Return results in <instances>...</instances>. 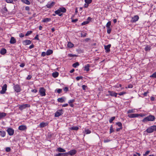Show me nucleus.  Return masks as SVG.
I'll return each instance as SVG.
<instances>
[{
    "instance_id": "nucleus-1",
    "label": "nucleus",
    "mask_w": 156,
    "mask_h": 156,
    "mask_svg": "<svg viewBox=\"0 0 156 156\" xmlns=\"http://www.w3.org/2000/svg\"><path fill=\"white\" fill-rule=\"evenodd\" d=\"M155 117L153 115H149L145 118L142 120L143 122H146L148 121H153L155 119Z\"/></svg>"
},
{
    "instance_id": "nucleus-2",
    "label": "nucleus",
    "mask_w": 156,
    "mask_h": 156,
    "mask_svg": "<svg viewBox=\"0 0 156 156\" xmlns=\"http://www.w3.org/2000/svg\"><path fill=\"white\" fill-rule=\"evenodd\" d=\"M156 131V126H153L149 127L146 130V131L149 133H151L154 131Z\"/></svg>"
},
{
    "instance_id": "nucleus-3",
    "label": "nucleus",
    "mask_w": 156,
    "mask_h": 156,
    "mask_svg": "<svg viewBox=\"0 0 156 156\" xmlns=\"http://www.w3.org/2000/svg\"><path fill=\"white\" fill-rule=\"evenodd\" d=\"M13 84L14 85L13 88L15 91L17 93L20 92L21 91V89L20 86L18 84H15L13 83Z\"/></svg>"
},
{
    "instance_id": "nucleus-4",
    "label": "nucleus",
    "mask_w": 156,
    "mask_h": 156,
    "mask_svg": "<svg viewBox=\"0 0 156 156\" xmlns=\"http://www.w3.org/2000/svg\"><path fill=\"white\" fill-rule=\"evenodd\" d=\"M7 85L6 84H4L3 86L2 87V89L0 91V93L1 94H4L6 93L7 90Z\"/></svg>"
},
{
    "instance_id": "nucleus-5",
    "label": "nucleus",
    "mask_w": 156,
    "mask_h": 156,
    "mask_svg": "<svg viewBox=\"0 0 156 156\" xmlns=\"http://www.w3.org/2000/svg\"><path fill=\"white\" fill-rule=\"evenodd\" d=\"M39 92L40 95L42 96H45L46 95L45 90L43 87L40 88Z\"/></svg>"
},
{
    "instance_id": "nucleus-6",
    "label": "nucleus",
    "mask_w": 156,
    "mask_h": 156,
    "mask_svg": "<svg viewBox=\"0 0 156 156\" xmlns=\"http://www.w3.org/2000/svg\"><path fill=\"white\" fill-rule=\"evenodd\" d=\"M7 131L8 133V134L9 136L13 135L14 133V129L11 128H8L7 129Z\"/></svg>"
},
{
    "instance_id": "nucleus-7",
    "label": "nucleus",
    "mask_w": 156,
    "mask_h": 156,
    "mask_svg": "<svg viewBox=\"0 0 156 156\" xmlns=\"http://www.w3.org/2000/svg\"><path fill=\"white\" fill-rule=\"evenodd\" d=\"M63 110L62 109L60 110L57 111L55 113V117H58L63 114Z\"/></svg>"
},
{
    "instance_id": "nucleus-8",
    "label": "nucleus",
    "mask_w": 156,
    "mask_h": 156,
    "mask_svg": "<svg viewBox=\"0 0 156 156\" xmlns=\"http://www.w3.org/2000/svg\"><path fill=\"white\" fill-rule=\"evenodd\" d=\"M139 19V17L137 15H136L132 17V19L131 20V22L132 23H135Z\"/></svg>"
},
{
    "instance_id": "nucleus-9",
    "label": "nucleus",
    "mask_w": 156,
    "mask_h": 156,
    "mask_svg": "<svg viewBox=\"0 0 156 156\" xmlns=\"http://www.w3.org/2000/svg\"><path fill=\"white\" fill-rule=\"evenodd\" d=\"M111 46V45L110 44H108L107 45L104 46L105 49V51L106 53L110 52V48Z\"/></svg>"
},
{
    "instance_id": "nucleus-10",
    "label": "nucleus",
    "mask_w": 156,
    "mask_h": 156,
    "mask_svg": "<svg viewBox=\"0 0 156 156\" xmlns=\"http://www.w3.org/2000/svg\"><path fill=\"white\" fill-rule=\"evenodd\" d=\"M55 4V2H48L46 6L48 8H50L53 7Z\"/></svg>"
},
{
    "instance_id": "nucleus-11",
    "label": "nucleus",
    "mask_w": 156,
    "mask_h": 156,
    "mask_svg": "<svg viewBox=\"0 0 156 156\" xmlns=\"http://www.w3.org/2000/svg\"><path fill=\"white\" fill-rule=\"evenodd\" d=\"M128 116L130 118H134L138 117L139 116V115L138 114L134 113L129 114Z\"/></svg>"
},
{
    "instance_id": "nucleus-12",
    "label": "nucleus",
    "mask_w": 156,
    "mask_h": 156,
    "mask_svg": "<svg viewBox=\"0 0 156 156\" xmlns=\"http://www.w3.org/2000/svg\"><path fill=\"white\" fill-rule=\"evenodd\" d=\"M91 133V131L88 129H85L84 130L83 132V136H84L86 134H90Z\"/></svg>"
},
{
    "instance_id": "nucleus-13",
    "label": "nucleus",
    "mask_w": 156,
    "mask_h": 156,
    "mask_svg": "<svg viewBox=\"0 0 156 156\" xmlns=\"http://www.w3.org/2000/svg\"><path fill=\"white\" fill-rule=\"evenodd\" d=\"M109 94L112 96H115V97H117V95L118 93L114 92L112 91H108Z\"/></svg>"
},
{
    "instance_id": "nucleus-14",
    "label": "nucleus",
    "mask_w": 156,
    "mask_h": 156,
    "mask_svg": "<svg viewBox=\"0 0 156 156\" xmlns=\"http://www.w3.org/2000/svg\"><path fill=\"white\" fill-rule=\"evenodd\" d=\"M29 106V105L27 104H25L22 105L20 106L19 108L20 109L22 110L23 109L25 108L26 107Z\"/></svg>"
},
{
    "instance_id": "nucleus-15",
    "label": "nucleus",
    "mask_w": 156,
    "mask_h": 156,
    "mask_svg": "<svg viewBox=\"0 0 156 156\" xmlns=\"http://www.w3.org/2000/svg\"><path fill=\"white\" fill-rule=\"evenodd\" d=\"M69 154L71 155H73L75 154L76 153V151L75 150H70L68 152Z\"/></svg>"
},
{
    "instance_id": "nucleus-16",
    "label": "nucleus",
    "mask_w": 156,
    "mask_h": 156,
    "mask_svg": "<svg viewBox=\"0 0 156 156\" xmlns=\"http://www.w3.org/2000/svg\"><path fill=\"white\" fill-rule=\"evenodd\" d=\"M65 99L66 98L64 97L59 98L58 99L57 101L60 103L64 102H65Z\"/></svg>"
},
{
    "instance_id": "nucleus-17",
    "label": "nucleus",
    "mask_w": 156,
    "mask_h": 156,
    "mask_svg": "<svg viewBox=\"0 0 156 156\" xmlns=\"http://www.w3.org/2000/svg\"><path fill=\"white\" fill-rule=\"evenodd\" d=\"M48 125V123L47 122H42L40 123L39 125V127L41 128L44 127Z\"/></svg>"
},
{
    "instance_id": "nucleus-18",
    "label": "nucleus",
    "mask_w": 156,
    "mask_h": 156,
    "mask_svg": "<svg viewBox=\"0 0 156 156\" xmlns=\"http://www.w3.org/2000/svg\"><path fill=\"white\" fill-rule=\"evenodd\" d=\"M5 132L1 129L0 131V136H1L2 137H4L5 136Z\"/></svg>"
},
{
    "instance_id": "nucleus-19",
    "label": "nucleus",
    "mask_w": 156,
    "mask_h": 156,
    "mask_svg": "<svg viewBox=\"0 0 156 156\" xmlns=\"http://www.w3.org/2000/svg\"><path fill=\"white\" fill-rule=\"evenodd\" d=\"M16 42V39L13 37H12L10 39V43L11 44H14Z\"/></svg>"
},
{
    "instance_id": "nucleus-20",
    "label": "nucleus",
    "mask_w": 156,
    "mask_h": 156,
    "mask_svg": "<svg viewBox=\"0 0 156 156\" xmlns=\"http://www.w3.org/2000/svg\"><path fill=\"white\" fill-rule=\"evenodd\" d=\"M27 127L26 126L24 125H21L19 127V129L21 130H24L26 129Z\"/></svg>"
},
{
    "instance_id": "nucleus-21",
    "label": "nucleus",
    "mask_w": 156,
    "mask_h": 156,
    "mask_svg": "<svg viewBox=\"0 0 156 156\" xmlns=\"http://www.w3.org/2000/svg\"><path fill=\"white\" fill-rule=\"evenodd\" d=\"M79 129V127L78 126H73L72 127L69 128V130H77Z\"/></svg>"
},
{
    "instance_id": "nucleus-22",
    "label": "nucleus",
    "mask_w": 156,
    "mask_h": 156,
    "mask_svg": "<svg viewBox=\"0 0 156 156\" xmlns=\"http://www.w3.org/2000/svg\"><path fill=\"white\" fill-rule=\"evenodd\" d=\"M90 67V66L89 64H88L86 65L84 67V70L85 71H86L87 72H88L89 71L90 69L89 68Z\"/></svg>"
},
{
    "instance_id": "nucleus-23",
    "label": "nucleus",
    "mask_w": 156,
    "mask_h": 156,
    "mask_svg": "<svg viewBox=\"0 0 156 156\" xmlns=\"http://www.w3.org/2000/svg\"><path fill=\"white\" fill-rule=\"evenodd\" d=\"M6 113L4 112H0V119L5 117L6 116Z\"/></svg>"
},
{
    "instance_id": "nucleus-24",
    "label": "nucleus",
    "mask_w": 156,
    "mask_h": 156,
    "mask_svg": "<svg viewBox=\"0 0 156 156\" xmlns=\"http://www.w3.org/2000/svg\"><path fill=\"white\" fill-rule=\"evenodd\" d=\"M55 12L56 14L58 15L59 16H61L62 15V14L61 13V12L59 9L55 11Z\"/></svg>"
},
{
    "instance_id": "nucleus-25",
    "label": "nucleus",
    "mask_w": 156,
    "mask_h": 156,
    "mask_svg": "<svg viewBox=\"0 0 156 156\" xmlns=\"http://www.w3.org/2000/svg\"><path fill=\"white\" fill-rule=\"evenodd\" d=\"M6 49L5 48H3L1 50L0 53L2 55H4L6 53Z\"/></svg>"
},
{
    "instance_id": "nucleus-26",
    "label": "nucleus",
    "mask_w": 156,
    "mask_h": 156,
    "mask_svg": "<svg viewBox=\"0 0 156 156\" xmlns=\"http://www.w3.org/2000/svg\"><path fill=\"white\" fill-rule=\"evenodd\" d=\"M53 51L52 50L48 49L46 52V54L47 55H49L52 54Z\"/></svg>"
},
{
    "instance_id": "nucleus-27",
    "label": "nucleus",
    "mask_w": 156,
    "mask_h": 156,
    "mask_svg": "<svg viewBox=\"0 0 156 156\" xmlns=\"http://www.w3.org/2000/svg\"><path fill=\"white\" fill-rule=\"evenodd\" d=\"M57 151L61 152H64L66 151L65 150L61 147L57 148Z\"/></svg>"
},
{
    "instance_id": "nucleus-28",
    "label": "nucleus",
    "mask_w": 156,
    "mask_h": 156,
    "mask_svg": "<svg viewBox=\"0 0 156 156\" xmlns=\"http://www.w3.org/2000/svg\"><path fill=\"white\" fill-rule=\"evenodd\" d=\"M151 49V46L150 45H147L145 48L144 50L146 51H149Z\"/></svg>"
},
{
    "instance_id": "nucleus-29",
    "label": "nucleus",
    "mask_w": 156,
    "mask_h": 156,
    "mask_svg": "<svg viewBox=\"0 0 156 156\" xmlns=\"http://www.w3.org/2000/svg\"><path fill=\"white\" fill-rule=\"evenodd\" d=\"M23 43L24 45H28L29 44V40H25L23 41Z\"/></svg>"
},
{
    "instance_id": "nucleus-30",
    "label": "nucleus",
    "mask_w": 156,
    "mask_h": 156,
    "mask_svg": "<svg viewBox=\"0 0 156 156\" xmlns=\"http://www.w3.org/2000/svg\"><path fill=\"white\" fill-rule=\"evenodd\" d=\"M2 12L3 13H6L8 12V10L6 7H4L2 9Z\"/></svg>"
},
{
    "instance_id": "nucleus-31",
    "label": "nucleus",
    "mask_w": 156,
    "mask_h": 156,
    "mask_svg": "<svg viewBox=\"0 0 156 156\" xmlns=\"http://www.w3.org/2000/svg\"><path fill=\"white\" fill-rule=\"evenodd\" d=\"M61 12H65L66 11V9L64 7L60 8L59 9Z\"/></svg>"
},
{
    "instance_id": "nucleus-32",
    "label": "nucleus",
    "mask_w": 156,
    "mask_h": 156,
    "mask_svg": "<svg viewBox=\"0 0 156 156\" xmlns=\"http://www.w3.org/2000/svg\"><path fill=\"white\" fill-rule=\"evenodd\" d=\"M52 76L54 78L57 77L58 76V72L54 73L52 74Z\"/></svg>"
},
{
    "instance_id": "nucleus-33",
    "label": "nucleus",
    "mask_w": 156,
    "mask_h": 156,
    "mask_svg": "<svg viewBox=\"0 0 156 156\" xmlns=\"http://www.w3.org/2000/svg\"><path fill=\"white\" fill-rule=\"evenodd\" d=\"M51 20V18H45L43 20L42 22H49Z\"/></svg>"
},
{
    "instance_id": "nucleus-34",
    "label": "nucleus",
    "mask_w": 156,
    "mask_h": 156,
    "mask_svg": "<svg viewBox=\"0 0 156 156\" xmlns=\"http://www.w3.org/2000/svg\"><path fill=\"white\" fill-rule=\"evenodd\" d=\"M74 45L72 43H71L70 42H69L68 43V44H67V46L69 48H71L73 47Z\"/></svg>"
},
{
    "instance_id": "nucleus-35",
    "label": "nucleus",
    "mask_w": 156,
    "mask_h": 156,
    "mask_svg": "<svg viewBox=\"0 0 156 156\" xmlns=\"http://www.w3.org/2000/svg\"><path fill=\"white\" fill-rule=\"evenodd\" d=\"M135 112V109H132L130 110H129L127 112V113L129 114L133 113Z\"/></svg>"
},
{
    "instance_id": "nucleus-36",
    "label": "nucleus",
    "mask_w": 156,
    "mask_h": 156,
    "mask_svg": "<svg viewBox=\"0 0 156 156\" xmlns=\"http://www.w3.org/2000/svg\"><path fill=\"white\" fill-rule=\"evenodd\" d=\"M23 3L27 5H29V1L28 0H21Z\"/></svg>"
},
{
    "instance_id": "nucleus-37",
    "label": "nucleus",
    "mask_w": 156,
    "mask_h": 156,
    "mask_svg": "<svg viewBox=\"0 0 156 156\" xmlns=\"http://www.w3.org/2000/svg\"><path fill=\"white\" fill-rule=\"evenodd\" d=\"M111 21L108 22L106 25V28H110L111 25Z\"/></svg>"
},
{
    "instance_id": "nucleus-38",
    "label": "nucleus",
    "mask_w": 156,
    "mask_h": 156,
    "mask_svg": "<svg viewBox=\"0 0 156 156\" xmlns=\"http://www.w3.org/2000/svg\"><path fill=\"white\" fill-rule=\"evenodd\" d=\"M117 125L119 127H120V129H122V124L120 122H119L116 123Z\"/></svg>"
},
{
    "instance_id": "nucleus-39",
    "label": "nucleus",
    "mask_w": 156,
    "mask_h": 156,
    "mask_svg": "<svg viewBox=\"0 0 156 156\" xmlns=\"http://www.w3.org/2000/svg\"><path fill=\"white\" fill-rule=\"evenodd\" d=\"M79 64L78 62H76L74 63L73 65V66L74 68L76 67L77 66H79Z\"/></svg>"
},
{
    "instance_id": "nucleus-40",
    "label": "nucleus",
    "mask_w": 156,
    "mask_h": 156,
    "mask_svg": "<svg viewBox=\"0 0 156 156\" xmlns=\"http://www.w3.org/2000/svg\"><path fill=\"white\" fill-rule=\"evenodd\" d=\"M107 32L108 34H110L112 30V29L111 27L107 28Z\"/></svg>"
},
{
    "instance_id": "nucleus-41",
    "label": "nucleus",
    "mask_w": 156,
    "mask_h": 156,
    "mask_svg": "<svg viewBox=\"0 0 156 156\" xmlns=\"http://www.w3.org/2000/svg\"><path fill=\"white\" fill-rule=\"evenodd\" d=\"M150 77L154 78H156V72L150 76Z\"/></svg>"
},
{
    "instance_id": "nucleus-42",
    "label": "nucleus",
    "mask_w": 156,
    "mask_h": 156,
    "mask_svg": "<svg viewBox=\"0 0 156 156\" xmlns=\"http://www.w3.org/2000/svg\"><path fill=\"white\" fill-rule=\"evenodd\" d=\"M85 2L87 4L90 3L92 2V0H85Z\"/></svg>"
},
{
    "instance_id": "nucleus-43",
    "label": "nucleus",
    "mask_w": 156,
    "mask_h": 156,
    "mask_svg": "<svg viewBox=\"0 0 156 156\" xmlns=\"http://www.w3.org/2000/svg\"><path fill=\"white\" fill-rule=\"evenodd\" d=\"M114 131V130H113V127L112 126H111L110 127V133H111L113 132Z\"/></svg>"
},
{
    "instance_id": "nucleus-44",
    "label": "nucleus",
    "mask_w": 156,
    "mask_h": 156,
    "mask_svg": "<svg viewBox=\"0 0 156 156\" xmlns=\"http://www.w3.org/2000/svg\"><path fill=\"white\" fill-rule=\"evenodd\" d=\"M115 119V117H112L109 120V122L110 123H111L112 122V121Z\"/></svg>"
},
{
    "instance_id": "nucleus-45",
    "label": "nucleus",
    "mask_w": 156,
    "mask_h": 156,
    "mask_svg": "<svg viewBox=\"0 0 156 156\" xmlns=\"http://www.w3.org/2000/svg\"><path fill=\"white\" fill-rule=\"evenodd\" d=\"M126 94V92H120L118 94L119 95L122 96Z\"/></svg>"
},
{
    "instance_id": "nucleus-46",
    "label": "nucleus",
    "mask_w": 156,
    "mask_h": 156,
    "mask_svg": "<svg viewBox=\"0 0 156 156\" xmlns=\"http://www.w3.org/2000/svg\"><path fill=\"white\" fill-rule=\"evenodd\" d=\"M11 148L10 147H7L5 148V151L7 152H9L11 151Z\"/></svg>"
},
{
    "instance_id": "nucleus-47",
    "label": "nucleus",
    "mask_w": 156,
    "mask_h": 156,
    "mask_svg": "<svg viewBox=\"0 0 156 156\" xmlns=\"http://www.w3.org/2000/svg\"><path fill=\"white\" fill-rule=\"evenodd\" d=\"M77 56L75 55H73L72 54H68V56L70 57H76Z\"/></svg>"
},
{
    "instance_id": "nucleus-48",
    "label": "nucleus",
    "mask_w": 156,
    "mask_h": 156,
    "mask_svg": "<svg viewBox=\"0 0 156 156\" xmlns=\"http://www.w3.org/2000/svg\"><path fill=\"white\" fill-rule=\"evenodd\" d=\"M88 23H89V21H85L82 23L81 25L82 26L86 24H87Z\"/></svg>"
},
{
    "instance_id": "nucleus-49",
    "label": "nucleus",
    "mask_w": 156,
    "mask_h": 156,
    "mask_svg": "<svg viewBox=\"0 0 156 156\" xmlns=\"http://www.w3.org/2000/svg\"><path fill=\"white\" fill-rule=\"evenodd\" d=\"M62 89H57V92L58 93V94H60V93H61L62 91Z\"/></svg>"
},
{
    "instance_id": "nucleus-50",
    "label": "nucleus",
    "mask_w": 156,
    "mask_h": 156,
    "mask_svg": "<svg viewBox=\"0 0 156 156\" xmlns=\"http://www.w3.org/2000/svg\"><path fill=\"white\" fill-rule=\"evenodd\" d=\"M110 141V140L109 139L106 138L104 139V142L105 143H107L109 142Z\"/></svg>"
},
{
    "instance_id": "nucleus-51",
    "label": "nucleus",
    "mask_w": 156,
    "mask_h": 156,
    "mask_svg": "<svg viewBox=\"0 0 156 156\" xmlns=\"http://www.w3.org/2000/svg\"><path fill=\"white\" fill-rule=\"evenodd\" d=\"M8 3H12L13 2L12 0H5Z\"/></svg>"
},
{
    "instance_id": "nucleus-52",
    "label": "nucleus",
    "mask_w": 156,
    "mask_h": 156,
    "mask_svg": "<svg viewBox=\"0 0 156 156\" xmlns=\"http://www.w3.org/2000/svg\"><path fill=\"white\" fill-rule=\"evenodd\" d=\"M133 87V85L131 84H130L128 85V86L127 87H126V88H132Z\"/></svg>"
},
{
    "instance_id": "nucleus-53",
    "label": "nucleus",
    "mask_w": 156,
    "mask_h": 156,
    "mask_svg": "<svg viewBox=\"0 0 156 156\" xmlns=\"http://www.w3.org/2000/svg\"><path fill=\"white\" fill-rule=\"evenodd\" d=\"M87 34L86 33H84L83 34V33H81V37H85L86 36Z\"/></svg>"
},
{
    "instance_id": "nucleus-54",
    "label": "nucleus",
    "mask_w": 156,
    "mask_h": 156,
    "mask_svg": "<svg viewBox=\"0 0 156 156\" xmlns=\"http://www.w3.org/2000/svg\"><path fill=\"white\" fill-rule=\"evenodd\" d=\"M78 20V19H72V22L73 23H76V22H77Z\"/></svg>"
},
{
    "instance_id": "nucleus-55",
    "label": "nucleus",
    "mask_w": 156,
    "mask_h": 156,
    "mask_svg": "<svg viewBox=\"0 0 156 156\" xmlns=\"http://www.w3.org/2000/svg\"><path fill=\"white\" fill-rule=\"evenodd\" d=\"M69 155L68 153H62V156H68Z\"/></svg>"
},
{
    "instance_id": "nucleus-56",
    "label": "nucleus",
    "mask_w": 156,
    "mask_h": 156,
    "mask_svg": "<svg viewBox=\"0 0 156 156\" xmlns=\"http://www.w3.org/2000/svg\"><path fill=\"white\" fill-rule=\"evenodd\" d=\"M150 153V151H147L145 153V154H144L143 155L144 156H147Z\"/></svg>"
},
{
    "instance_id": "nucleus-57",
    "label": "nucleus",
    "mask_w": 156,
    "mask_h": 156,
    "mask_svg": "<svg viewBox=\"0 0 156 156\" xmlns=\"http://www.w3.org/2000/svg\"><path fill=\"white\" fill-rule=\"evenodd\" d=\"M63 90L64 91H65L66 92L68 90V88L67 87H65L63 88Z\"/></svg>"
},
{
    "instance_id": "nucleus-58",
    "label": "nucleus",
    "mask_w": 156,
    "mask_h": 156,
    "mask_svg": "<svg viewBox=\"0 0 156 156\" xmlns=\"http://www.w3.org/2000/svg\"><path fill=\"white\" fill-rule=\"evenodd\" d=\"M55 156H62V153H59L58 154H56Z\"/></svg>"
},
{
    "instance_id": "nucleus-59",
    "label": "nucleus",
    "mask_w": 156,
    "mask_h": 156,
    "mask_svg": "<svg viewBox=\"0 0 156 156\" xmlns=\"http://www.w3.org/2000/svg\"><path fill=\"white\" fill-rule=\"evenodd\" d=\"M82 76H77L76 78V80L78 81L82 79Z\"/></svg>"
},
{
    "instance_id": "nucleus-60",
    "label": "nucleus",
    "mask_w": 156,
    "mask_h": 156,
    "mask_svg": "<svg viewBox=\"0 0 156 156\" xmlns=\"http://www.w3.org/2000/svg\"><path fill=\"white\" fill-rule=\"evenodd\" d=\"M82 87L83 90H85L87 87V86L85 85H83Z\"/></svg>"
},
{
    "instance_id": "nucleus-61",
    "label": "nucleus",
    "mask_w": 156,
    "mask_h": 156,
    "mask_svg": "<svg viewBox=\"0 0 156 156\" xmlns=\"http://www.w3.org/2000/svg\"><path fill=\"white\" fill-rule=\"evenodd\" d=\"M46 55V52H43L42 53L41 55L42 56H44Z\"/></svg>"
},
{
    "instance_id": "nucleus-62",
    "label": "nucleus",
    "mask_w": 156,
    "mask_h": 156,
    "mask_svg": "<svg viewBox=\"0 0 156 156\" xmlns=\"http://www.w3.org/2000/svg\"><path fill=\"white\" fill-rule=\"evenodd\" d=\"M19 36L20 37H23L24 36V34L22 33H20L19 34Z\"/></svg>"
},
{
    "instance_id": "nucleus-63",
    "label": "nucleus",
    "mask_w": 156,
    "mask_h": 156,
    "mask_svg": "<svg viewBox=\"0 0 156 156\" xmlns=\"http://www.w3.org/2000/svg\"><path fill=\"white\" fill-rule=\"evenodd\" d=\"M75 101L74 99L71 100L69 101V104Z\"/></svg>"
},
{
    "instance_id": "nucleus-64",
    "label": "nucleus",
    "mask_w": 156,
    "mask_h": 156,
    "mask_svg": "<svg viewBox=\"0 0 156 156\" xmlns=\"http://www.w3.org/2000/svg\"><path fill=\"white\" fill-rule=\"evenodd\" d=\"M34 39L37 40H39V39L38 38V35H37L35 37Z\"/></svg>"
}]
</instances>
